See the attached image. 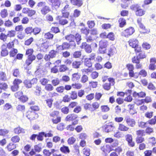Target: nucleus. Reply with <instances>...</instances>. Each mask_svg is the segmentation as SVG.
I'll list each match as a JSON object with an SVG mask.
<instances>
[{
    "mask_svg": "<svg viewBox=\"0 0 156 156\" xmlns=\"http://www.w3.org/2000/svg\"><path fill=\"white\" fill-rule=\"evenodd\" d=\"M63 16H58L56 17V20H58L60 25L64 26L67 24L69 23L68 20Z\"/></svg>",
    "mask_w": 156,
    "mask_h": 156,
    "instance_id": "2eb2a0df",
    "label": "nucleus"
},
{
    "mask_svg": "<svg viewBox=\"0 0 156 156\" xmlns=\"http://www.w3.org/2000/svg\"><path fill=\"white\" fill-rule=\"evenodd\" d=\"M15 41L18 42L17 39L15 38L12 41H9L8 43L5 44L6 48L9 49H12L14 46V42Z\"/></svg>",
    "mask_w": 156,
    "mask_h": 156,
    "instance_id": "7c9ffc66",
    "label": "nucleus"
},
{
    "mask_svg": "<svg viewBox=\"0 0 156 156\" xmlns=\"http://www.w3.org/2000/svg\"><path fill=\"white\" fill-rule=\"evenodd\" d=\"M118 143H114L112 144V152L110 154V156H119L121 153L122 151V147L118 146Z\"/></svg>",
    "mask_w": 156,
    "mask_h": 156,
    "instance_id": "20e7f679",
    "label": "nucleus"
},
{
    "mask_svg": "<svg viewBox=\"0 0 156 156\" xmlns=\"http://www.w3.org/2000/svg\"><path fill=\"white\" fill-rule=\"evenodd\" d=\"M0 94L2 92V90H5L8 88V85L5 83H0Z\"/></svg>",
    "mask_w": 156,
    "mask_h": 156,
    "instance_id": "8fccbe9b",
    "label": "nucleus"
},
{
    "mask_svg": "<svg viewBox=\"0 0 156 156\" xmlns=\"http://www.w3.org/2000/svg\"><path fill=\"white\" fill-rule=\"evenodd\" d=\"M78 120H76L74 121V122H73L71 124L68 125L66 127V128L68 130L73 131L75 129V125L78 124Z\"/></svg>",
    "mask_w": 156,
    "mask_h": 156,
    "instance_id": "393cba45",
    "label": "nucleus"
},
{
    "mask_svg": "<svg viewBox=\"0 0 156 156\" xmlns=\"http://www.w3.org/2000/svg\"><path fill=\"white\" fill-rule=\"evenodd\" d=\"M14 132L15 134H19L21 133H24L25 129L20 126L14 128Z\"/></svg>",
    "mask_w": 156,
    "mask_h": 156,
    "instance_id": "473e14b6",
    "label": "nucleus"
},
{
    "mask_svg": "<svg viewBox=\"0 0 156 156\" xmlns=\"http://www.w3.org/2000/svg\"><path fill=\"white\" fill-rule=\"evenodd\" d=\"M0 15L2 18H5L7 17L8 15V13L6 9H3L1 10Z\"/></svg>",
    "mask_w": 156,
    "mask_h": 156,
    "instance_id": "ea45409f",
    "label": "nucleus"
},
{
    "mask_svg": "<svg viewBox=\"0 0 156 156\" xmlns=\"http://www.w3.org/2000/svg\"><path fill=\"white\" fill-rule=\"evenodd\" d=\"M113 126L112 125H105L103 126L105 132H109L111 131L112 130V128Z\"/></svg>",
    "mask_w": 156,
    "mask_h": 156,
    "instance_id": "79ce46f5",
    "label": "nucleus"
},
{
    "mask_svg": "<svg viewBox=\"0 0 156 156\" xmlns=\"http://www.w3.org/2000/svg\"><path fill=\"white\" fill-rule=\"evenodd\" d=\"M9 130L6 129H0V136L3 137L8 136L9 133Z\"/></svg>",
    "mask_w": 156,
    "mask_h": 156,
    "instance_id": "4c0bfd02",
    "label": "nucleus"
},
{
    "mask_svg": "<svg viewBox=\"0 0 156 156\" xmlns=\"http://www.w3.org/2000/svg\"><path fill=\"white\" fill-rule=\"evenodd\" d=\"M45 90L48 92L53 91L54 89V87L52 84H47L44 87Z\"/></svg>",
    "mask_w": 156,
    "mask_h": 156,
    "instance_id": "13d9d810",
    "label": "nucleus"
},
{
    "mask_svg": "<svg viewBox=\"0 0 156 156\" xmlns=\"http://www.w3.org/2000/svg\"><path fill=\"white\" fill-rule=\"evenodd\" d=\"M76 141V139L74 136H72L69 138L67 140L68 144L69 145L74 144Z\"/></svg>",
    "mask_w": 156,
    "mask_h": 156,
    "instance_id": "680f3d73",
    "label": "nucleus"
},
{
    "mask_svg": "<svg viewBox=\"0 0 156 156\" xmlns=\"http://www.w3.org/2000/svg\"><path fill=\"white\" fill-rule=\"evenodd\" d=\"M34 52V51L33 49L31 48H28L26 50L25 55H27V57H28L32 56H36L35 55H33Z\"/></svg>",
    "mask_w": 156,
    "mask_h": 156,
    "instance_id": "09e8293b",
    "label": "nucleus"
},
{
    "mask_svg": "<svg viewBox=\"0 0 156 156\" xmlns=\"http://www.w3.org/2000/svg\"><path fill=\"white\" fill-rule=\"evenodd\" d=\"M149 143L152 146H155L156 144V138L154 137H151L149 138Z\"/></svg>",
    "mask_w": 156,
    "mask_h": 156,
    "instance_id": "774afa93",
    "label": "nucleus"
},
{
    "mask_svg": "<svg viewBox=\"0 0 156 156\" xmlns=\"http://www.w3.org/2000/svg\"><path fill=\"white\" fill-rule=\"evenodd\" d=\"M51 4L52 7L55 9L58 8L61 4L59 0H56Z\"/></svg>",
    "mask_w": 156,
    "mask_h": 156,
    "instance_id": "6e6d98bb",
    "label": "nucleus"
},
{
    "mask_svg": "<svg viewBox=\"0 0 156 156\" xmlns=\"http://www.w3.org/2000/svg\"><path fill=\"white\" fill-rule=\"evenodd\" d=\"M101 111L103 113H106L109 112L110 108L107 105H102L100 107Z\"/></svg>",
    "mask_w": 156,
    "mask_h": 156,
    "instance_id": "e433bc0d",
    "label": "nucleus"
},
{
    "mask_svg": "<svg viewBox=\"0 0 156 156\" xmlns=\"http://www.w3.org/2000/svg\"><path fill=\"white\" fill-rule=\"evenodd\" d=\"M125 121L126 124L129 126L134 127L136 125V122L135 120L129 116H127L125 118Z\"/></svg>",
    "mask_w": 156,
    "mask_h": 156,
    "instance_id": "f3484780",
    "label": "nucleus"
},
{
    "mask_svg": "<svg viewBox=\"0 0 156 156\" xmlns=\"http://www.w3.org/2000/svg\"><path fill=\"white\" fill-rule=\"evenodd\" d=\"M69 1L72 5L78 7H80L83 4V0H69Z\"/></svg>",
    "mask_w": 156,
    "mask_h": 156,
    "instance_id": "412c9836",
    "label": "nucleus"
},
{
    "mask_svg": "<svg viewBox=\"0 0 156 156\" xmlns=\"http://www.w3.org/2000/svg\"><path fill=\"white\" fill-rule=\"evenodd\" d=\"M49 47L48 44L46 42L41 44L39 47V51L41 52H45Z\"/></svg>",
    "mask_w": 156,
    "mask_h": 156,
    "instance_id": "b1692460",
    "label": "nucleus"
},
{
    "mask_svg": "<svg viewBox=\"0 0 156 156\" xmlns=\"http://www.w3.org/2000/svg\"><path fill=\"white\" fill-rule=\"evenodd\" d=\"M37 78H33L31 80L26 79L24 80L23 83L27 88H30L32 87L33 85L37 83Z\"/></svg>",
    "mask_w": 156,
    "mask_h": 156,
    "instance_id": "423d86ee",
    "label": "nucleus"
},
{
    "mask_svg": "<svg viewBox=\"0 0 156 156\" xmlns=\"http://www.w3.org/2000/svg\"><path fill=\"white\" fill-rule=\"evenodd\" d=\"M41 143H39L34 146V149H32L29 152V154L30 156H33L36 154V152L39 153L41 151Z\"/></svg>",
    "mask_w": 156,
    "mask_h": 156,
    "instance_id": "1a4fd4ad",
    "label": "nucleus"
},
{
    "mask_svg": "<svg viewBox=\"0 0 156 156\" xmlns=\"http://www.w3.org/2000/svg\"><path fill=\"white\" fill-rule=\"evenodd\" d=\"M37 6L39 8H41V12L43 15H46L51 11V8L46 5L45 2H39L37 4Z\"/></svg>",
    "mask_w": 156,
    "mask_h": 156,
    "instance_id": "7ed1b4c3",
    "label": "nucleus"
},
{
    "mask_svg": "<svg viewBox=\"0 0 156 156\" xmlns=\"http://www.w3.org/2000/svg\"><path fill=\"white\" fill-rule=\"evenodd\" d=\"M126 67L129 71V76L130 77H134L136 79L138 77V76H135V73L133 71L134 69V67L133 64L130 63L127 64L126 65Z\"/></svg>",
    "mask_w": 156,
    "mask_h": 156,
    "instance_id": "9d476101",
    "label": "nucleus"
},
{
    "mask_svg": "<svg viewBox=\"0 0 156 156\" xmlns=\"http://www.w3.org/2000/svg\"><path fill=\"white\" fill-rule=\"evenodd\" d=\"M70 99L73 100L77 99L78 96L77 94L76 91H72L70 94Z\"/></svg>",
    "mask_w": 156,
    "mask_h": 156,
    "instance_id": "5fc2aeb1",
    "label": "nucleus"
},
{
    "mask_svg": "<svg viewBox=\"0 0 156 156\" xmlns=\"http://www.w3.org/2000/svg\"><path fill=\"white\" fill-rule=\"evenodd\" d=\"M44 59L46 62H47L46 64L49 66L51 64V63L50 62L51 58L48 54H45L44 57Z\"/></svg>",
    "mask_w": 156,
    "mask_h": 156,
    "instance_id": "3c124183",
    "label": "nucleus"
},
{
    "mask_svg": "<svg viewBox=\"0 0 156 156\" xmlns=\"http://www.w3.org/2000/svg\"><path fill=\"white\" fill-rule=\"evenodd\" d=\"M150 64L148 66V69L149 70L154 71L156 69V60L155 58L153 57L150 58Z\"/></svg>",
    "mask_w": 156,
    "mask_h": 156,
    "instance_id": "dca6fc26",
    "label": "nucleus"
},
{
    "mask_svg": "<svg viewBox=\"0 0 156 156\" xmlns=\"http://www.w3.org/2000/svg\"><path fill=\"white\" fill-rule=\"evenodd\" d=\"M84 65L88 68H91L92 66V63L91 60L88 58H85L84 60Z\"/></svg>",
    "mask_w": 156,
    "mask_h": 156,
    "instance_id": "58836bf2",
    "label": "nucleus"
},
{
    "mask_svg": "<svg viewBox=\"0 0 156 156\" xmlns=\"http://www.w3.org/2000/svg\"><path fill=\"white\" fill-rule=\"evenodd\" d=\"M136 134L137 136H143L145 135V132L144 130L139 129L136 131Z\"/></svg>",
    "mask_w": 156,
    "mask_h": 156,
    "instance_id": "69168bd1",
    "label": "nucleus"
},
{
    "mask_svg": "<svg viewBox=\"0 0 156 156\" xmlns=\"http://www.w3.org/2000/svg\"><path fill=\"white\" fill-rule=\"evenodd\" d=\"M145 139L143 136H137L135 139V141L137 144L143 143Z\"/></svg>",
    "mask_w": 156,
    "mask_h": 156,
    "instance_id": "37998d69",
    "label": "nucleus"
},
{
    "mask_svg": "<svg viewBox=\"0 0 156 156\" xmlns=\"http://www.w3.org/2000/svg\"><path fill=\"white\" fill-rule=\"evenodd\" d=\"M135 32L134 28L129 27L124 30L122 33V35L126 37H128L132 35Z\"/></svg>",
    "mask_w": 156,
    "mask_h": 156,
    "instance_id": "6e6552de",
    "label": "nucleus"
},
{
    "mask_svg": "<svg viewBox=\"0 0 156 156\" xmlns=\"http://www.w3.org/2000/svg\"><path fill=\"white\" fill-rule=\"evenodd\" d=\"M77 118L78 115L73 113L67 115L65 118V120L67 122L75 121Z\"/></svg>",
    "mask_w": 156,
    "mask_h": 156,
    "instance_id": "a211bd4d",
    "label": "nucleus"
},
{
    "mask_svg": "<svg viewBox=\"0 0 156 156\" xmlns=\"http://www.w3.org/2000/svg\"><path fill=\"white\" fill-rule=\"evenodd\" d=\"M36 58V56H32L29 57H27V58L25 61V65L26 66H29L31 64L33 61L35 60Z\"/></svg>",
    "mask_w": 156,
    "mask_h": 156,
    "instance_id": "bb28decb",
    "label": "nucleus"
},
{
    "mask_svg": "<svg viewBox=\"0 0 156 156\" xmlns=\"http://www.w3.org/2000/svg\"><path fill=\"white\" fill-rule=\"evenodd\" d=\"M53 101V99L51 98H47L45 100L46 103L49 108H51L52 107Z\"/></svg>",
    "mask_w": 156,
    "mask_h": 156,
    "instance_id": "052dcab7",
    "label": "nucleus"
},
{
    "mask_svg": "<svg viewBox=\"0 0 156 156\" xmlns=\"http://www.w3.org/2000/svg\"><path fill=\"white\" fill-rule=\"evenodd\" d=\"M130 9L135 12V15L137 16H142L146 13L145 10L141 8L140 6L138 4L132 5L130 6Z\"/></svg>",
    "mask_w": 156,
    "mask_h": 156,
    "instance_id": "f03ea898",
    "label": "nucleus"
},
{
    "mask_svg": "<svg viewBox=\"0 0 156 156\" xmlns=\"http://www.w3.org/2000/svg\"><path fill=\"white\" fill-rule=\"evenodd\" d=\"M33 27H26L24 30V32L27 35H31L32 33Z\"/></svg>",
    "mask_w": 156,
    "mask_h": 156,
    "instance_id": "4d7b16f0",
    "label": "nucleus"
},
{
    "mask_svg": "<svg viewBox=\"0 0 156 156\" xmlns=\"http://www.w3.org/2000/svg\"><path fill=\"white\" fill-rule=\"evenodd\" d=\"M80 47L81 48H84L87 53H90L92 51V50L90 45L87 44L85 42L82 43Z\"/></svg>",
    "mask_w": 156,
    "mask_h": 156,
    "instance_id": "6ab92c4d",
    "label": "nucleus"
},
{
    "mask_svg": "<svg viewBox=\"0 0 156 156\" xmlns=\"http://www.w3.org/2000/svg\"><path fill=\"white\" fill-rule=\"evenodd\" d=\"M60 151L62 153L67 154H69L70 152V150L68 146L63 145L60 148Z\"/></svg>",
    "mask_w": 156,
    "mask_h": 156,
    "instance_id": "c85d7f7f",
    "label": "nucleus"
},
{
    "mask_svg": "<svg viewBox=\"0 0 156 156\" xmlns=\"http://www.w3.org/2000/svg\"><path fill=\"white\" fill-rule=\"evenodd\" d=\"M80 75L78 73H75L72 75L71 80L73 82L78 81L80 78Z\"/></svg>",
    "mask_w": 156,
    "mask_h": 156,
    "instance_id": "72a5a7b5",
    "label": "nucleus"
},
{
    "mask_svg": "<svg viewBox=\"0 0 156 156\" xmlns=\"http://www.w3.org/2000/svg\"><path fill=\"white\" fill-rule=\"evenodd\" d=\"M14 95L20 102L23 103L27 102L29 99L28 97L26 95H23V92L21 91L16 92L15 94Z\"/></svg>",
    "mask_w": 156,
    "mask_h": 156,
    "instance_id": "39448f33",
    "label": "nucleus"
},
{
    "mask_svg": "<svg viewBox=\"0 0 156 156\" xmlns=\"http://www.w3.org/2000/svg\"><path fill=\"white\" fill-rule=\"evenodd\" d=\"M121 6L122 8L126 9L128 6L129 0H121Z\"/></svg>",
    "mask_w": 156,
    "mask_h": 156,
    "instance_id": "c03bdc74",
    "label": "nucleus"
},
{
    "mask_svg": "<svg viewBox=\"0 0 156 156\" xmlns=\"http://www.w3.org/2000/svg\"><path fill=\"white\" fill-rule=\"evenodd\" d=\"M100 104L98 102H94L92 104V108H91V111H94L98 109L100 107Z\"/></svg>",
    "mask_w": 156,
    "mask_h": 156,
    "instance_id": "a18cd8bd",
    "label": "nucleus"
},
{
    "mask_svg": "<svg viewBox=\"0 0 156 156\" xmlns=\"http://www.w3.org/2000/svg\"><path fill=\"white\" fill-rule=\"evenodd\" d=\"M81 34L85 35V36H88L89 34L90 30L87 27H84L80 29Z\"/></svg>",
    "mask_w": 156,
    "mask_h": 156,
    "instance_id": "49530a36",
    "label": "nucleus"
},
{
    "mask_svg": "<svg viewBox=\"0 0 156 156\" xmlns=\"http://www.w3.org/2000/svg\"><path fill=\"white\" fill-rule=\"evenodd\" d=\"M69 70V68L65 64H62L60 65L59 71L60 72H64L68 71Z\"/></svg>",
    "mask_w": 156,
    "mask_h": 156,
    "instance_id": "f704fd0d",
    "label": "nucleus"
},
{
    "mask_svg": "<svg viewBox=\"0 0 156 156\" xmlns=\"http://www.w3.org/2000/svg\"><path fill=\"white\" fill-rule=\"evenodd\" d=\"M132 61L133 63L136 64L135 66L136 69H141L142 68V65L140 63V59L137 56L133 57L132 59Z\"/></svg>",
    "mask_w": 156,
    "mask_h": 156,
    "instance_id": "ddd939ff",
    "label": "nucleus"
},
{
    "mask_svg": "<svg viewBox=\"0 0 156 156\" xmlns=\"http://www.w3.org/2000/svg\"><path fill=\"white\" fill-rule=\"evenodd\" d=\"M154 132V129L151 127L147 126L145 129V132L148 135H150Z\"/></svg>",
    "mask_w": 156,
    "mask_h": 156,
    "instance_id": "e2e57ef3",
    "label": "nucleus"
},
{
    "mask_svg": "<svg viewBox=\"0 0 156 156\" xmlns=\"http://www.w3.org/2000/svg\"><path fill=\"white\" fill-rule=\"evenodd\" d=\"M26 116L28 119L30 120H34L38 118V117L37 113L29 110L26 112Z\"/></svg>",
    "mask_w": 156,
    "mask_h": 156,
    "instance_id": "f8f14e48",
    "label": "nucleus"
},
{
    "mask_svg": "<svg viewBox=\"0 0 156 156\" xmlns=\"http://www.w3.org/2000/svg\"><path fill=\"white\" fill-rule=\"evenodd\" d=\"M108 42L107 41L103 40L101 41L100 42L99 46L104 48H105L108 45Z\"/></svg>",
    "mask_w": 156,
    "mask_h": 156,
    "instance_id": "0e129e2a",
    "label": "nucleus"
},
{
    "mask_svg": "<svg viewBox=\"0 0 156 156\" xmlns=\"http://www.w3.org/2000/svg\"><path fill=\"white\" fill-rule=\"evenodd\" d=\"M129 129V127L121 123L119 124L118 129L120 131L127 132Z\"/></svg>",
    "mask_w": 156,
    "mask_h": 156,
    "instance_id": "5701e85b",
    "label": "nucleus"
},
{
    "mask_svg": "<svg viewBox=\"0 0 156 156\" xmlns=\"http://www.w3.org/2000/svg\"><path fill=\"white\" fill-rule=\"evenodd\" d=\"M69 48V43L66 42L62 43L61 45H58L57 47V49L59 50H63Z\"/></svg>",
    "mask_w": 156,
    "mask_h": 156,
    "instance_id": "a878e982",
    "label": "nucleus"
},
{
    "mask_svg": "<svg viewBox=\"0 0 156 156\" xmlns=\"http://www.w3.org/2000/svg\"><path fill=\"white\" fill-rule=\"evenodd\" d=\"M128 42L129 46L133 48L137 46L138 45L139 43L138 40L135 38L130 39Z\"/></svg>",
    "mask_w": 156,
    "mask_h": 156,
    "instance_id": "4be33fe9",
    "label": "nucleus"
},
{
    "mask_svg": "<svg viewBox=\"0 0 156 156\" xmlns=\"http://www.w3.org/2000/svg\"><path fill=\"white\" fill-rule=\"evenodd\" d=\"M11 140L13 143H18L20 141V138L18 135H15L12 137Z\"/></svg>",
    "mask_w": 156,
    "mask_h": 156,
    "instance_id": "864d4df0",
    "label": "nucleus"
},
{
    "mask_svg": "<svg viewBox=\"0 0 156 156\" xmlns=\"http://www.w3.org/2000/svg\"><path fill=\"white\" fill-rule=\"evenodd\" d=\"M31 148V145L28 144H27L24 146L23 147L24 151H23L22 152L25 156H30V155L28 154L27 152L30 151Z\"/></svg>",
    "mask_w": 156,
    "mask_h": 156,
    "instance_id": "cd10ccee",
    "label": "nucleus"
},
{
    "mask_svg": "<svg viewBox=\"0 0 156 156\" xmlns=\"http://www.w3.org/2000/svg\"><path fill=\"white\" fill-rule=\"evenodd\" d=\"M49 115L53 124H57L61 121V117L60 116L59 111L52 109L50 111Z\"/></svg>",
    "mask_w": 156,
    "mask_h": 156,
    "instance_id": "f257e3e1",
    "label": "nucleus"
},
{
    "mask_svg": "<svg viewBox=\"0 0 156 156\" xmlns=\"http://www.w3.org/2000/svg\"><path fill=\"white\" fill-rule=\"evenodd\" d=\"M112 144L111 146L108 144H104L100 147L101 150L105 154H107L112 151Z\"/></svg>",
    "mask_w": 156,
    "mask_h": 156,
    "instance_id": "4468645a",
    "label": "nucleus"
},
{
    "mask_svg": "<svg viewBox=\"0 0 156 156\" xmlns=\"http://www.w3.org/2000/svg\"><path fill=\"white\" fill-rule=\"evenodd\" d=\"M18 52L17 49L12 48L9 51V56L10 57H14Z\"/></svg>",
    "mask_w": 156,
    "mask_h": 156,
    "instance_id": "bf43d9fd",
    "label": "nucleus"
},
{
    "mask_svg": "<svg viewBox=\"0 0 156 156\" xmlns=\"http://www.w3.org/2000/svg\"><path fill=\"white\" fill-rule=\"evenodd\" d=\"M147 121L145 122L143 121H141L138 122V126L139 127L144 129L146 128L147 126Z\"/></svg>",
    "mask_w": 156,
    "mask_h": 156,
    "instance_id": "603ef678",
    "label": "nucleus"
},
{
    "mask_svg": "<svg viewBox=\"0 0 156 156\" xmlns=\"http://www.w3.org/2000/svg\"><path fill=\"white\" fill-rule=\"evenodd\" d=\"M71 7L69 4H66L62 9L61 12L62 15L66 18H68L70 16V12L68 11L70 9Z\"/></svg>",
    "mask_w": 156,
    "mask_h": 156,
    "instance_id": "9b49d317",
    "label": "nucleus"
},
{
    "mask_svg": "<svg viewBox=\"0 0 156 156\" xmlns=\"http://www.w3.org/2000/svg\"><path fill=\"white\" fill-rule=\"evenodd\" d=\"M82 62L80 61H75L72 63V66L73 68L78 69L80 68Z\"/></svg>",
    "mask_w": 156,
    "mask_h": 156,
    "instance_id": "c9c22d12",
    "label": "nucleus"
},
{
    "mask_svg": "<svg viewBox=\"0 0 156 156\" xmlns=\"http://www.w3.org/2000/svg\"><path fill=\"white\" fill-rule=\"evenodd\" d=\"M16 148V145L12 142L9 143L5 147V148L8 151H11Z\"/></svg>",
    "mask_w": 156,
    "mask_h": 156,
    "instance_id": "2f4dec72",
    "label": "nucleus"
},
{
    "mask_svg": "<svg viewBox=\"0 0 156 156\" xmlns=\"http://www.w3.org/2000/svg\"><path fill=\"white\" fill-rule=\"evenodd\" d=\"M22 83V81L20 79H14L13 82V85L11 86V90L13 92L17 91L19 88V84Z\"/></svg>",
    "mask_w": 156,
    "mask_h": 156,
    "instance_id": "0eeeda50",
    "label": "nucleus"
},
{
    "mask_svg": "<svg viewBox=\"0 0 156 156\" xmlns=\"http://www.w3.org/2000/svg\"><path fill=\"white\" fill-rule=\"evenodd\" d=\"M146 95V94L145 92L142 91L139 93H137L136 91H134L133 94V97H137L139 98H144L145 97Z\"/></svg>",
    "mask_w": 156,
    "mask_h": 156,
    "instance_id": "c756f323",
    "label": "nucleus"
},
{
    "mask_svg": "<svg viewBox=\"0 0 156 156\" xmlns=\"http://www.w3.org/2000/svg\"><path fill=\"white\" fill-rule=\"evenodd\" d=\"M119 27L122 28L126 24V22L125 19L123 18H120L118 21Z\"/></svg>",
    "mask_w": 156,
    "mask_h": 156,
    "instance_id": "a19ab883",
    "label": "nucleus"
},
{
    "mask_svg": "<svg viewBox=\"0 0 156 156\" xmlns=\"http://www.w3.org/2000/svg\"><path fill=\"white\" fill-rule=\"evenodd\" d=\"M44 36V38L46 40H52L54 37V35L50 32H48L45 33Z\"/></svg>",
    "mask_w": 156,
    "mask_h": 156,
    "instance_id": "de8ad7c7",
    "label": "nucleus"
},
{
    "mask_svg": "<svg viewBox=\"0 0 156 156\" xmlns=\"http://www.w3.org/2000/svg\"><path fill=\"white\" fill-rule=\"evenodd\" d=\"M81 14V11L78 9H75L73 12V16L74 18L78 17Z\"/></svg>",
    "mask_w": 156,
    "mask_h": 156,
    "instance_id": "338daca9",
    "label": "nucleus"
},
{
    "mask_svg": "<svg viewBox=\"0 0 156 156\" xmlns=\"http://www.w3.org/2000/svg\"><path fill=\"white\" fill-rule=\"evenodd\" d=\"M1 55L2 57H5L9 54V51L7 50L5 46V44H3L1 46Z\"/></svg>",
    "mask_w": 156,
    "mask_h": 156,
    "instance_id": "aec40b11",
    "label": "nucleus"
}]
</instances>
